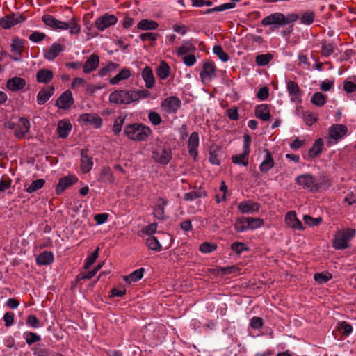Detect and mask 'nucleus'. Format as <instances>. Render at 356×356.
Masks as SVG:
<instances>
[{
  "label": "nucleus",
  "instance_id": "338daca9",
  "mask_svg": "<svg viewBox=\"0 0 356 356\" xmlns=\"http://www.w3.org/2000/svg\"><path fill=\"white\" fill-rule=\"evenodd\" d=\"M269 89L267 86L261 88L257 93V97L260 100H266L269 96Z\"/></svg>",
  "mask_w": 356,
  "mask_h": 356
},
{
  "label": "nucleus",
  "instance_id": "c9c22d12",
  "mask_svg": "<svg viewBox=\"0 0 356 356\" xmlns=\"http://www.w3.org/2000/svg\"><path fill=\"white\" fill-rule=\"evenodd\" d=\"M144 271L145 270L143 268H139L138 270H134L129 275L124 276L123 279L126 282L129 284H130L131 281H138L143 277Z\"/></svg>",
  "mask_w": 356,
  "mask_h": 356
},
{
  "label": "nucleus",
  "instance_id": "39448f33",
  "mask_svg": "<svg viewBox=\"0 0 356 356\" xmlns=\"http://www.w3.org/2000/svg\"><path fill=\"white\" fill-rule=\"evenodd\" d=\"M296 181L298 184L310 188L312 192H318L321 188V184H315L314 177L310 174L300 175Z\"/></svg>",
  "mask_w": 356,
  "mask_h": 356
},
{
  "label": "nucleus",
  "instance_id": "c03bdc74",
  "mask_svg": "<svg viewBox=\"0 0 356 356\" xmlns=\"http://www.w3.org/2000/svg\"><path fill=\"white\" fill-rule=\"evenodd\" d=\"M273 56L270 54H259L256 56L255 62L259 66H265L273 59Z\"/></svg>",
  "mask_w": 356,
  "mask_h": 356
},
{
  "label": "nucleus",
  "instance_id": "8fccbe9b",
  "mask_svg": "<svg viewBox=\"0 0 356 356\" xmlns=\"http://www.w3.org/2000/svg\"><path fill=\"white\" fill-rule=\"evenodd\" d=\"M315 13L313 11H307L304 13L301 17L300 21L302 24L310 25L314 22Z\"/></svg>",
  "mask_w": 356,
  "mask_h": 356
},
{
  "label": "nucleus",
  "instance_id": "c756f323",
  "mask_svg": "<svg viewBox=\"0 0 356 356\" xmlns=\"http://www.w3.org/2000/svg\"><path fill=\"white\" fill-rule=\"evenodd\" d=\"M159 202H161L162 204H158L154 209V217L159 220H163L165 218V209L164 206L168 204V200L162 197L159 198Z\"/></svg>",
  "mask_w": 356,
  "mask_h": 356
},
{
  "label": "nucleus",
  "instance_id": "0e129e2a",
  "mask_svg": "<svg viewBox=\"0 0 356 356\" xmlns=\"http://www.w3.org/2000/svg\"><path fill=\"white\" fill-rule=\"evenodd\" d=\"M124 121V118L121 117V116L118 117L115 120L114 125L113 127V131L115 133V134L117 135L121 131Z\"/></svg>",
  "mask_w": 356,
  "mask_h": 356
},
{
  "label": "nucleus",
  "instance_id": "79ce46f5",
  "mask_svg": "<svg viewBox=\"0 0 356 356\" xmlns=\"http://www.w3.org/2000/svg\"><path fill=\"white\" fill-rule=\"evenodd\" d=\"M146 245L152 250L159 252L161 250V245L159 243L157 238L154 236H148L146 238Z\"/></svg>",
  "mask_w": 356,
  "mask_h": 356
},
{
  "label": "nucleus",
  "instance_id": "4d7b16f0",
  "mask_svg": "<svg viewBox=\"0 0 356 356\" xmlns=\"http://www.w3.org/2000/svg\"><path fill=\"white\" fill-rule=\"evenodd\" d=\"M338 329L344 336H348L353 330L352 325L346 323L345 321L339 323Z\"/></svg>",
  "mask_w": 356,
  "mask_h": 356
},
{
  "label": "nucleus",
  "instance_id": "aec40b11",
  "mask_svg": "<svg viewBox=\"0 0 356 356\" xmlns=\"http://www.w3.org/2000/svg\"><path fill=\"white\" fill-rule=\"evenodd\" d=\"M99 58L97 54H92L83 65V72L88 74L96 70L99 65Z\"/></svg>",
  "mask_w": 356,
  "mask_h": 356
},
{
  "label": "nucleus",
  "instance_id": "13d9d810",
  "mask_svg": "<svg viewBox=\"0 0 356 356\" xmlns=\"http://www.w3.org/2000/svg\"><path fill=\"white\" fill-rule=\"evenodd\" d=\"M150 95V92L147 90H133L134 102L138 101L140 98L149 97Z\"/></svg>",
  "mask_w": 356,
  "mask_h": 356
},
{
  "label": "nucleus",
  "instance_id": "6e6552de",
  "mask_svg": "<svg viewBox=\"0 0 356 356\" xmlns=\"http://www.w3.org/2000/svg\"><path fill=\"white\" fill-rule=\"evenodd\" d=\"M24 20L25 17L23 15H20L15 17V14L13 13L1 17L0 19V26L4 29H7L15 24L22 22Z\"/></svg>",
  "mask_w": 356,
  "mask_h": 356
},
{
  "label": "nucleus",
  "instance_id": "e2e57ef3",
  "mask_svg": "<svg viewBox=\"0 0 356 356\" xmlns=\"http://www.w3.org/2000/svg\"><path fill=\"white\" fill-rule=\"evenodd\" d=\"M304 222L308 225H318L322 221L321 218H314L310 216L305 215L303 217Z\"/></svg>",
  "mask_w": 356,
  "mask_h": 356
},
{
  "label": "nucleus",
  "instance_id": "7ed1b4c3",
  "mask_svg": "<svg viewBox=\"0 0 356 356\" xmlns=\"http://www.w3.org/2000/svg\"><path fill=\"white\" fill-rule=\"evenodd\" d=\"M124 134L130 139L137 141L145 140L152 134L149 127L142 124L134 123L125 127Z\"/></svg>",
  "mask_w": 356,
  "mask_h": 356
},
{
  "label": "nucleus",
  "instance_id": "58836bf2",
  "mask_svg": "<svg viewBox=\"0 0 356 356\" xmlns=\"http://www.w3.org/2000/svg\"><path fill=\"white\" fill-rule=\"evenodd\" d=\"M327 97L320 92H315L311 98V102L317 106L321 107L326 104Z\"/></svg>",
  "mask_w": 356,
  "mask_h": 356
},
{
  "label": "nucleus",
  "instance_id": "20e7f679",
  "mask_svg": "<svg viewBox=\"0 0 356 356\" xmlns=\"http://www.w3.org/2000/svg\"><path fill=\"white\" fill-rule=\"evenodd\" d=\"M355 229H344L338 231L333 240V247L337 250H343L348 247V241L355 236Z\"/></svg>",
  "mask_w": 356,
  "mask_h": 356
},
{
  "label": "nucleus",
  "instance_id": "b1692460",
  "mask_svg": "<svg viewBox=\"0 0 356 356\" xmlns=\"http://www.w3.org/2000/svg\"><path fill=\"white\" fill-rule=\"evenodd\" d=\"M142 77L145 82V86L147 88H152L155 83V79L152 70L150 67L146 66L142 72Z\"/></svg>",
  "mask_w": 356,
  "mask_h": 356
},
{
  "label": "nucleus",
  "instance_id": "774afa93",
  "mask_svg": "<svg viewBox=\"0 0 356 356\" xmlns=\"http://www.w3.org/2000/svg\"><path fill=\"white\" fill-rule=\"evenodd\" d=\"M46 38V35L44 33L34 32L31 34L29 37V40L34 42H38L43 40Z\"/></svg>",
  "mask_w": 356,
  "mask_h": 356
},
{
  "label": "nucleus",
  "instance_id": "423d86ee",
  "mask_svg": "<svg viewBox=\"0 0 356 356\" xmlns=\"http://www.w3.org/2000/svg\"><path fill=\"white\" fill-rule=\"evenodd\" d=\"M118 18L114 15L108 13L98 17L95 22V26L99 31H104L106 28L117 23Z\"/></svg>",
  "mask_w": 356,
  "mask_h": 356
},
{
  "label": "nucleus",
  "instance_id": "69168bd1",
  "mask_svg": "<svg viewBox=\"0 0 356 356\" xmlns=\"http://www.w3.org/2000/svg\"><path fill=\"white\" fill-rule=\"evenodd\" d=\"M40 337L35 333L31 332L26 333V342L29 345H31L35 342L40 341Z\"/></svg>",
  "mask_w": 356,
  "mask_h": 356
},
{
  "label": "nucleus",
  "instance_id": "49530a36",
  "mask_svg": "<svg viewBox=\"0 0 356 356\" xmlns=\"http://www.w3.org/2000/svg\"><path fill=\"white\" fill-rule=\"evenodd\" d=\"M235 6H236L235 3H232V2L226 3L222 4L220 6H216L215 8L207 9L204 12V13L205 14H209L211 13L216 12V11H218V12L224 11V10H225L227 9L233 8L235 7Z\"/></svg>",
  "mask_w": 356,
  "mask_h": 356
},
{
  "label": "nucleus",
  "instance_id": "5fc2aeb1",
  "mask_svg": "<svg viewBox=\"0 0 356 356\" xmlns=\"http://www.w3.org/2000/svg\"><path fill=\"white\" fill-rule=\"evenodd\" d=\"M119 66L118 64L114 63H109L108 65L99 70L98 74L100 76H106L109 72L117 68Z\"/></svg>",
  "mask_w": 356,
  "mask_h": 356
},
{
  "label": "nucleus",
  "instance_id": "4468645a",
  "mask_svg": "<svg viewBox=\"0 0 356 356\" xmlns=\"http://www.w3.org/2000/svg\"><path fill=\"white\" fill-rule=\"evenodd\" d=\"M162 107L166 108L168 112H176L181 106V100L175 96L166 98L162 103Z\"/></svg>",
  "mask_w": 356,
  "mask_h": 356
},
{
  "label": "nucleus",
  "instance_id": "680f3d73",
  "mask_svg": "<svg viewBox=\"0 0 356 356\" xmlns=\"http://www.w3.org/2000/svg\"><path fill=\"white\" fill-rule=\"evenodd\" d=\"M148 118L154 125H159L162 122L160 115L155 111H150L148 115Z\"/></svg>",
  "mask_w": 356,
  "mask_h": 356
},
{
  "label": "nucleus",
  "instance_id": "a19ab883",
  "mask_svg": "<svg viewBox=\"0 0 356 356\" xmlns=\"http://www.w3.org/2000/svg\"><path fill=\"white\" fill-rule=\"evenodd\" d=\"M99 180L105 183H112L113 181V174L110 168L105 167L102 170Z\"/></svg>",
  "mask_w": 356,
  "mask_h": 356
},
{
  "label": "nucleus",
  "instance_id": "412c9836",
  "mask_svg": "<svg viewBox=\"0 0 356 356\" xmlns=\"http://www.w3.org/2000/svg\"><path fill=\"white\" fill-rule=\"evenodd\" d=\"M152 154L153 159L163 165L168 164L172 158L170 151L166 149H163L161 152H153Z\"/></svg>",
  "mask_w": 356,
  "mask_h": 356
},
{
  "label": "nucleus",
  "instance_id": "cd10ccee",
  "mask_svg": "<svg viewBox=\"0 0 356 356\" xmlns=\"http://www.w3.org/2000/svg\"><path fill=\"white\" fill-rule=\"evenodd\" d=\"M323 147V141L322 138H318L315 140L312 147L308 151V156L315 158L318 156L322 151Z\"/></svg>",
  "mask_w": 356,
  "mask_h": 356
},
{
  "label": "nucleus",
  "instance_id": "ddd939ff",
  "mask_svg": "<svg viewBox=\"0 0 356 356\" xmlns=\"http://www.w3.org/2000/svg\"><path fill=\"white\" fill-rule=\"evenodd\" d=\"M88 149H83L81 151V170L83 173H88L92 168L93 162L92 158L88 155Z\"/></svg>",
  "mask_w": 356,
  "mask_h": 356
},
{
  "label": "nucleus",
  "instance_id": "f704fd0d",
  "mask_svg": "<svg viewBox=\"0 0 356 356\" xmlns=\"http://www.w3.org/2000/svg\"><path fill=\"white\" fill-rule=\"evenodd\" d=\"M195 47L190 41H184L180 47L178 48L177 54L178 56H182L188 53L195 52Z\"/></svg>",
  "mask_w": 356,
  "mask_h": 356
},
{
  "label": "nucleus",
  "instance_id": "0eeeda50",
  "mask_svg": "<svg viewBox=\"0 0 356 356\" xmlns=\"http://www.w3.org/2000/svg\"><path fill=\"white\" fill-rule=\"evenodd\" d=\"M73 104L72 94L69 90L63 92L56 102V106L63 110L68 109Z\"/></svg>",
  "mask_w": 356,
  "mask_h": 356
},
{
  "label": "nucleus",
  "instance_id": "603ef678",
  "mask_svg": "<svg viewBox=\"0 0 356 356\" xmlns=\"http://www.w3.org/2000/svg\"><path fill=\"white\" fill-rule=\"evenodd\" d=\"M231 249L236 254H240L243 251L249 250V248L246 244L241 242H234L231 245Z\"/></svg>",
  "mask_w": 356,
  "mask_h": 356
},
{
  "label": "nucleus",
  "instance_id": "4c0bfd02",
  "mask_svg": "<svg viewBox=\"0 0 356 356\" xmlns=\"http://www.w3.org/2000/svg\"><path fill=\"white\" fill-rule=\"evenodd\" d=\"M131 76V72L129 69H122L117 75L110 79L111 84H117L122 80L127 79Z\"/></svg>",
  "mask_w": 356,
  "mask_h": 356
},
{
  "label": "nucleus",
  "instance_id": "9b49d317",
  "mask_svg": "<svg viewBox=\"0 0 356 356\" xmlns=\"http://www.w3.org/2000/svg\"><path fill=\"white\" fill-rule=\"evenodd\" d=\"M79 121L92 124L95 128H99L102 124V118L96 113H84L79 116Z\"/></svg>",
  "mask_w": 356,
  "mask_h": 356
},
{
  "label": "nucleus",
  "instance_id": "f3484780",
  "mask_svg": "<svg viewBox=\"0 0 356 356\" xmlns=\"http://www.w3.org/2000/svg\"><path fill=\"white\" fill-rule=\"evenodd\" d=\"M216 68L214 64L211 62H205L203 64L202 70L200 72L202 80L205 79H211L216 76Z\"/></svg>",
  "mask_w": 356,
  "mask_h": 356
},
{
  "label": "nucleus",
  "instance_id": "2eb2a0df",
  "mask_svg": "<svg viewBox=\"0 0 356 356\" xmlns=\"http://www.w3.org/2000/svg\"><path fill=\"white\" fill-rule=\"evenodd\" d=\"M55 88L53 86H49L43 88L37 95V102L40 105L44 104L53 95Z\"/></svg>",
  "mask_w": 356,
  "mask_h": 356
},
{
  "label": "nucleus",
  "instance_id": "c85d7f7f",
  "mask_svg": "<svg viewBox=\"0 0 356 356\" xmlns=\"http://www.w3.org/2000/svg\"><path fill=\"white\" fill-rule=\"evenodd\" d=\"M72 129V125L68 120H60L58 124L57 131L60 137L66 138Z\"/></svg>",
  "mask_w": 356,
  "mask_h": 356
},
{
  "label": "nucleus",
  "instance_id": "de8ad7c7",
  "mask_svg": "<svg viewBox=\"0 0 356 356\" xmlns=\"http://www.w3.org/2000/svg\"><path fill=\"white\" fill-rule=\"evenodd\" d=\"M234 227L238 232H243L248 229V218L241 217L236 219Z\"/></svg>",
  "mask_w": 356,
  "mask_h": 356
},
{
  "label": "nucleus",
  "instance_id": "dca6fc26",
  "mask_svg": "<svg viewBox=\"0 0 356 356\" xmlns=\"http://www.w3.org/2000/svg\"><path fill=\"white\" fill-rule=\"evenodd\" d=\"M199 145V136L197 132H193L188 141V152L194 159L197 156V147Z\"/></svg>",
  "mask_w": 356,
  "mask_h": 356
},
{
  "label": "nucleus",
  "instance_id": "1a4fd4ad",
  "mask_svg": "<svg viewBox=\"0 0 356 356\" xmlns=\"http://www.w3.org/2000/svg\"><path fill=\"white\" fill-rule=\"evenodd\" d=\"M348 132V128L343 124H336L329 129V136L330 138L337 141L342 138Z\"/></svg>",
  "mask_w": 356,
  "mask_h": 356
},
{
  "label": "nucleus",
  "instance_id": "6e6d98bb",
  "mask_svg": "<svg viewBox=\"0 0 356 356\" xmlns=\"http://www.w3.org/2000/svg\"><path fill=\"white\" fill-rule=\"evenodd\" d=\"M216 245L212 244L209 242H204L200 245L199 250L200 252L203 253H209L214 251L215 250H216Z\"/></svg>",
  "mask_w": 356,
  "mask_h": 356
},
{
  "label": "nucleus",
  "instance_id": "4be33fe9",
  "mask_svg": "<svg viewBox=\"0 0 356 356\" xmlns=\"http://www.w3.org/2000/svg\"><path fill=\"white\" fill-rule=\"evenodd\" d=\"M54 77L53 72L48 69L39 70L36 74V81L38 83H49Z\"/></svg>",
  "mask_w": 356,
  "mask_h": 356
},
{
  "label": "nucleus",
  "instance_id": "72a5a7b5",
  "mask_svg": "<svg viewBox=\"0 0 356 356\" xmlns=\"http://www.w3.org/2000/svg\"><path fill=\"white\" fill-rule=\"evenodd\" d=\"M250 152H247L245 154V151L243 150V152L240 154L233 155L232 156V161L233 163L243 165V166H247L248 164V156Z\"/></svg>",
  "mask_w": 356,
  "mask_h": 356
},
{
  "label": "nucleus",
  "instance_id": "2f4dec72",
  "mask_svg": "<svg viewBox=\"0 0 356 356\" xmlns=\"http://www.w3.org/2000/svg\"><path fill=\"white\" fill-rule=\"evenodd\" d=\"M170 68L168 63L163 60L156 70V74L161 79H165L170 75Z\"/></svg>",
  "mask_w": 356,
  "mask_h": 356
},
{
  "label": "nucleus",
  "instance_id": "9d476101",
  "mask_svg": "<svg viewBox=\"0 0 356 356\" xmlns=\"http://www.w3.org/2000/svg\"><path fill=\"white\" fill-rule=\"evenodd\" d=\"M78 178L75 175H70L60 179L56 188V193L61 194L67 188L77 182Z\"/></svg>",
  "mask_w": 356,
  "mask_h": 356
},
{
  "label": "nucleus",
  "instance_id": "473e14b6",
  "mask_svg": "<svg viewBox=\"0 0 356 356\" xmlns=\"http://www.w3.org/2000/svg\"><path fill=\"white\" fill-rule=\"evenodd\" d=\"M158 26L159 24L156 21L146 19L140 20L137 25L138 29L141 30H155Z\"/></svg>",
  "mask_w": 356,
  "mask_h": 356
},
{
  "label": "nucleus",
  "instance_id": "a878e982",
  "mask_svg": "<svg viewBox=\"0 0 356 356\" xmlns=\"http://www.w3.org/2000/svg\"><path fill=\"white\" fill-rule=\"evenodd\" d=\"M19 121L21 124L18 127V128L16 129L15 135L17 138H23L29 131L30 122L25 118H20Z\"/></svg>",
  "mask_w": 356,
  "mask_h": 356
},
{
  "label": "nucleus",
  "instance_id": "f257e3e1",
  "mask_svg": "<svg viewBox=\"0 0 356 356\" xmlns=\"http://www.w3.org/2000/svg\"><path fill=\"white\" fill-rule=\"evenodd\" d=\"M42 19L47 26L54 30L70 29L71 34H79L81 31V26L78 24L76 18H72L68 22H65L58 20L53 15H44L42 16Z\"/></svg>",
  "mask_w": 356,
  "mask_h": 356
},
{
  "label": "nucleus",
  "instance_id": "5701e85b",
  "mask_svg": "<svg viewBox=\"0 0 356 356\" xmlns=\"http://www.w3.org/2000/svg\"><path fill=\"white\" fill-rule=\"evenodd\" d=\"M255 116L264 121H268L270 120L271 115L270 110L266 104L258 105L254 111Z\"/></svg>",
  "mask_w": 356,
  "mask_h": 356
},
{
  "label": "nucleus",
  "instance_id": "bb28decb",
  "mask_svg": "<svg viewBox=\"0 0 356 356\" xmlns=\"http://www.w3.org/2000/svg\"><path fill=\"white\" fill-rule=\"evenodd\" d=\"M63 50V47L61 44L54 43L51 47L45 51L44 56V58L49 60H54L58 54Z\"/></svg>",
  "mask_w": 356,
  "mask_h": 356
},
{
  "label": "nucleus",
  "instance_id": "7c9ffc66",
  "mask_svg": "<svg viewBox=\"0 0 356 356\" xmlns=\"http://www.w3.org/2000/svg\"><path fill=\"white\" fill-rule=\"evenodd\" d=\"M54 261V255L51 252L44 251L40 254L36 258V261L39 265H48Z\"/></svg>",
  "mask_w": 356,
  "mask_h": 356
},
{
  "label": "nucleus",
  "instance_id": "864d4df0",
  "mask_svg": "<svg viewBox=\"0 0 356 356\" xmlns=\"http://www.w3.org/2000/svg\"><path fill=\"white\" fill-rule=\"evenodd\" d=\"M332 277V275L329 273H317L314 275V280L319 284H323L329 281Z\"/></svg>",
  "mask_w": 356,
  "mask_h": 356
},
{
  "label": "nucleus",
  "instance_id": "393cba45",
  "mask_svg": "<svg viewBox=\"0 0 356 356\" xmlns=\"http://www.w3.org/2000/svg\"><path fill=\"white\" fill-rule=\"evenodd\" d=\"M264 152L266 153V158L261 162L259 166V170L261 172L266 173L273 167L274 160L268 149H264Z\"/></svg>",
  "mask_w": 356,
  "mask_h": 356
},
{
  "label": "nucleus",
  "instance_id": "a211bd4d",
  "mask_svg": "<svg viewBox=\"0 0 356 356\" xmlns=\"http://www.w3.org/2000/svg\"><path fill=\"white\" fill-rule=\"evenodd\" d=\"M285 222L289 227L295 229L302 230L304 229L301 221L297 218L295 211H291L287 213Z\"/></svg>",
  "mask_w": 356,
  "mask_h": 356
},
{
  "label": "nucleus",
  "instance_id": "052dcab7",
  "mask_svg": "<svg viewBox=\"0 0 356 356\" xmlns=\"http://www.w3.org/2000/svg\"><path fill=\"white\" fill-rule=\"evenodd\" d=\"M334 52V46L331 43L323 42L322 46L321 54L327 57Z\"/></svg>",
  "mask_w": 356,
  "mask_h": 356
},
{
  "label": "nucleus",
  "instance_id": "a18cd8bd",
  "mask_svg": "<svg viewBox=\"0 0 356 356\" xmlns=\"http://www.w3.org/2000/svg\"><path fill=\"white\" fill-rule=\"evenodd\" d=\"M44 184H45L44 179H36L31 184V185L26 189V191L29 193L35 192V191L40 189L42 187H43Z\"/></svg>",
  "mask_w": 356,
  "mask_h": 356
},
{
  "label": "nucleus",
  "instance_id": "ea45409f",
  "mask_svg": "<svg viewBox=\"0 0 356 356\" xmlns=\"http://www.w3.org/2000/svg\"><path fill=\"white\" fill-rule=\"evenodd\" d=\"M287 90L290 95L293 96L295 98H298L301 95V90L297 83L289 81L287 83Z\"/></svg>",
  "mask_w": 356,
  "mask_h": 356
},
{
  "label": "nucleus",
  "instance_id": "6ab92c4d",
  "mask_svg": "<svg viewBox=\"0 0 356 356\" xmlns=\"http://www.w3.org/2000/svg\"><path fill=\"white\" fill-rule=\"evenodd\" d=\"M26 86V81L21 77L15 76L8 80L6 86L12 91H17L23 89Z\"/></svg>",
  "mask_w": 356,
  "mask_h": 356
},
{
  "label": "nucleus",
  "instance_id": "37998d69",
  "mask_svg": "<svg viewBox=\"0 0 356 356\" xmlns=\"http://www.w3.org/2000/svg\"><path fill=\"white\" fill-rule=\"evenodd\" d=\"M24 40L19 38H15L11 44V51L21 56L24 49Z\"/></svg>",
  "mask_w": 356,
  "mask_h": 356
},
{
  "label": "nucleus",
  "instance_id": "bf43d9fd",
  "mask_svg": "<svg viewBox=\"0 0 356 356\" xmlns=\"http://www.w3.org/2000/svg\"><path fill=\"white\" fill-rule=\"evenodd\" d=\"M206 195V192L203 191H191L184 195V198L186 200H193L196 198L201 197Z\"/></svg>",
  "mask_w": 356,
  "mask_h": 356
},
{
  "label": "nucleus",
  "instance_id": "09e8293b",
  "mask_svg": "<svg viewBox=\"0 0 356 356\" xmlns=\"http://www.w3.org/2000/svg\"><path fill=\"white\" fill-rule=\"evenodd\" d=\"M213 53L223 62H227L229 59V55L224 51L221 46L216 45L213 47Z\"/></svg>",
  "mask_w": 356,
  "mask_h": 356
},
{
  "label": "nucleus",
  "instance_id": "f8f14e48",
  "mask_svg": "<svg viewBox=\"0 0 356 356\" xmlns=\"http://www.w3.org/2000/svg\"><path fill=\"white\" fill-rule=\"evenodd\" d=\"M260 205L259 203L251 200L243 201L238 206V211L241 213H252L258 211Z\"/></svg>",
  "mask_w": 356,
  "mask_h": 356
},
{
  "label": "nucleus",
  "instance_id": "3c124183",
  "mask_svg": "<svg viewBox=\"0 0 356 356\" xmlns=\"http://www.w3.org/2000/svg\"><path fill=\"white\" fill-rule=\"evenodd\" d=\"M264 224V220L259 218H248V229H254Z\"/></svg>",
  "mask_w": 356,
  "mask_h": 356
},
{
  "label": "nucleus",
  "instance_id": "e433bc0d",
  "mask_svg": "<svg viewBox=\"0 0 356 356\" xmlns=\"http://www.w3.org/2000/svg\"><path fill=\"white\" fill-rule=\"evenodd\" d=\"M122 104H128L134 102L133 90H118Z\"/></svg>",
  "mask_w": 356,
  "mask_h": 356
},
{
  "label": "nucleus",
  "instance_id": "f03ea898",
  "mask_svg": "<svg viewBox=\"0 0 356 356\" xmlns=\"http://www.w3.org/2000/svg\"><path fill=\"white\" fill-rule=\"evenodd\" d=\"M299 19L298 15L296 13H291L284 15L282 13H275L271 14L261 20V24L264 26L273 24L275 28L279 26H284L290 23L294 22Z\"/></svg>",
  "mask_w": 356,
  "mask_h": 356
}]
</instances>
